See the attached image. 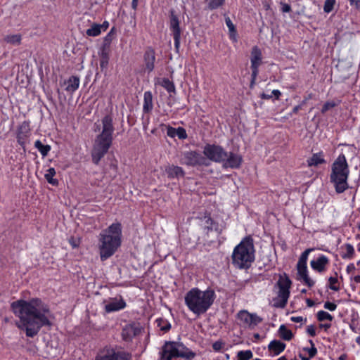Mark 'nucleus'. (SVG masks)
I'll use <instances>...</instances> for the list:
<instances>
[{"instance_id": "obj_1", "label": "nucleus", "mask_w": 360, "mask_h": 360, "mask_svg": "<svg viewBox=\"0 0 360 360\" xmlns=\"http://www.w3.org/2000/svg\"><path fill=\"white\" fill-rule=\"evenodd\" d=\"M11 307L19 319L16 326L25 331L27 337L33 338L43 326L52 324L53 316L49 306L39 299L18 300L12 302Z\"/></svg>"}, {"instance_id": "obj_2", "label": "nucleus", "mask_w": 360, "mask_h": 360, "mask_svg": "<svg viewBox=\"0 0 360 360\" xmlns=\"http://www.w3.org/2000/svg\"><path fill=\"white\" fill-rule=\"evenodd\" d=\"M98 241L100 257L102 261H105L112 256L121 245V224L113 223L108 228L103 230L99 234Z\"/></svg>"}, {"instance_id": "obj_3", "label": "nucleus", "mask_w": 360, "mask_h": 360, "mask_svg": "<svg viewBox=\"0 0 360 360\" xmlns=\"http://www.w3.org/2000/svg\"><path fill=\"white\" fill-rule=\"evenodd\" d=\"M215 299L212 290H200L193 288L185 296V303L190 311L196 315L205 313L212 306Z\"/></svg>"}, {"instance_id": "obj_4", "label": "nucleus", "mask_w": 360, "mask_h": 360, "mask_svg": "<svg viewBox=\"0 0 360 360\" xmlns=\"http://www.w3.org/2000/svg\"><path fill=\"white\" fill-rule=\"evenodd\" d=\"M349 174V165L345 155L340 154L331 165L330 182L333 185L336 193H342L349 188L347 182Z\"/></svg>"}, {"instance_id": "obj_5", "label": "nucleus", "mask_w": 360, "mask_h": 360, "mask_svg": "<svg viewBox=\"0 0 360 360\" xmlns=\"http://www.w3.org/2000/svg\"><path fill=\"white\" fill-rule=\"evenodd\" d=\"M232 263L238 269H247L255 259V248L251 238H244L233 250Z\"/></svg>"}, {"instance_id": "obj_6", "label": "nucleus", "mask_w": 360, "mask_h": 360, "mask_svg": "<svg viewBox=\"0 0 360 360\" xmlns=\"http://www.w3.org/2000/svg\"><path fill=\"white\" fill-rule=\"evenodd\" d=\"M195 352L181 342H166L160 352L159 360H172V358L177 357L191 360L195 358Z\"/></svg>"}, {"instance_id": "obj_7", "label": "nucleus", "mask_w": 360, "mask_h": 360, "mask_svg": "<svg viewBox=\"0 0 360 360\" xmlns=\"http://www.w3.org/2000/svg\"><path fill=\"white\" fill-rule=\"evenodd\" d=\"M112 143V138L97 135L91 151L92 161L98 165L101 158L108 153Z\"/></svg>"}, {"instance_id": "obj_8", "label": "nucleus", "mask_w": 360, "mask_h": 360, "mask_svg": "<svg viewBox=\"0 0 360 360\" xmlns=\"http://www.w3.org/2000/svg\"><path fill=\"white\" fill-rule=\"evenodd\" d=\"M291 284L292 282L286 274L280 276L277 282V285L279 289L278 297L281 301V304H279V307H284L286 305L290 295V288Z\"/></svg>"}, {"instance_id": "obj_9", "label": "nucleus", "mask_w": 360, "mask_h": 360, "mask_svg": "<svg viewBox=\"0 0 360 360\" xmlns=\"http://www.w3.org/2000/svg\"><path fill=\"white\" fill-rule=\"evenodd\" d=\"M311 249L306 250L301 255L298 262L297 264V275L299 279H302L305 284L309 287L314 285V282L309 277L307 274V261L309 253L311 252Z\"/></svg>"}, {"instance_id": "obj_10", "label": "nucleus", "mask_w": 360, "mask_h": 360, "mask_svg": "<svg viewBox=\"0 0 360 360\" xmlns=\"http://www.w3.org/2000/svg\"><path fill=\"white\" fill-rule=\"evenodd\" d=\"M203 153L209 160L217 162H223L227 158V152L216 145L205 146Z\"/></svg>"}, {"instance_id": "obj_11", "label": "nucleus", "mask_w": 360, "mask_h": 360, "mask_svg": "<svg viewBox=\"0 0 360 360\" xmlns=\"http://www.w3.org/2000/svg\"><path fill=\"white\" fill-rule=\"evenodd\" d=\"M95 131H100L98 135L112 138V134L115 131L112 117L110 115L104 116L99 124L96 123Z\"/></svg>"}, {"instance_id": "obj_12", "label": "nucleus", "mask_w": 360, "mask_h": 360, "mask_svg": "<svg viewBox=\"0 0 360 360\" xmlns=\"http://www.w3.org/2000/svg\"><path fill=\"white\" fill-rule=\"evenodd\" d=\"M181 163L189 166H207L209 165L206 158L196 151H188L184 153Z\"/></svg>"}, {"instance_id": "obj_13", "label": "nucleus", "mask_w": 360, "mask_h": 360, "mask_svg": "<svg viewBox=\"0 0 360 360\" xmlns=\"http://www.w3.org/2000/svg\"><path fill=\"white\" fill-rule=\"evenodd\" d=\"M240 324L244 326L254 327L261 323L262 319L255 314L249 313L247 310H241L237 314Z\"/></svg>"}, {"instance_id": "obj_14", "label": "nucleus", "mask_w": 360, "mask_h": 360, "mask_svg": "<svg viewBox=\"0 0 360 360\" xmlns=\"http://www.w3.org/2000/svg\"><path fill=\"white\" fill-rule=\"evenodd\" d=\"M96 360H131V356L124 352L107 348L105 354L97 356Z\"/></svg>"}, {"instance_id": "obj_15", "label": "nucleus", "mask_w": 360, "mask_h": 360, "mask_svg": "<svg viewBox=\"0 0 360 360\" xmlns=\"http://www.w3.org/2000/svg\"><path fill=\"white\" fill-rule=\"evenodd\" d=\"M170 29L173 33V37L174 40V46L176 50L180 46V39H181V29L179 27V21L174 11H171L170 15Z\"/></svg>"}, {"instance_id": "obj_16", "label": "nucleus", "mask_w": 360, "mask_h": 360, "mask_svg": "<svg viewBox=\"0 0 360 360\" xmlns=\"http://www.w3.org/2000/svg\"><path fill=\"white\" fill-rule=\"evenodd\" d=\"M105 311L107 313L114 312L124 309L126 307V302L122 297L110 298L104 302Z\"/></svg>"}, {"instance_id": "obj_17", "label": "nucleus", "mask_w": 360, "mask_h": 360, "mask_svg": "<svg viewBox=\"0 0 360 360\" xmlns=\"http://www.w3.org/2000/svg\"><path fill=\"white\" fill-rule=\"evenodd\" d=\"M155 53L153 49H148L143 55V70L145 72H151L155 68Z\"/></svg>"}, {"instance_id": "obj_18", "label": "nucleus", "mask_w": 360, "mask_h": 360, "mask_svg": "<svg viewBox=\"0 0 360 360\" xmlns=\"http://www.w3.org/2000/svg\"><path fill=\"white\" fill-rule=\"evenodd\" d=\"M140 333V328L134 324L126 325L122 329V337L124 340L129 342Z\"/></svg>"}, {"instance_id": "obj_19", "label": "nucleus", "mask_w": 360, "mask_h": 360, "mask_svg": "<svg viewBox=\"0 0 360 360\" xmlns=\"http://www.w3.org/2000/svg\"><path fill=\"white\" fill-rule=\"evenodd\" d=\"M242 162V158L240 155L227 153V158L223 161V166L224 167L238 168L240 167Z\"/></svg>"}, {"instance_id": "obj_20", "label": "nucleus", "mask_w": 360, "mask_h": 360, "mask_svg": "<svg viewBox=\"0 0 360 360\" xmlns=\"http://www.w3.org/2000/svg\"><path fill=\"white\" fill-rule=\"evenodd\" d=\"M329 260L328 257L324 255H321L316 260H312L310 264L313 269L318 272H323L326 270V266Z\"/></svg>"}, {"instance_id": "obj_21", "label": "nucleus", "mask_w": 360, "mask_h": 360, "mask_svg": "<svg viewBox=\"0 0 360 360\" xmlns=\"http://www.w3.org/2000/svg\"><path fill=\"white\" fill-rule=\"evenodd\" d=\"M165 172L169 179L179 178L184 176V171L181 167L169 165L165 167Z\"/></svg>"}, {"instance_id": "obj_22", "label": "nucleus", "mask_w": 360, "mask_h": 360, "mask_svg": "<svg viewBox=\"0 0 360 360\" xmlns=\"http://www.w3.org/2000/svg\"><path fill=\"white\" fill-rule=\"evenodd\" d=\"M29 136L28 125L23 123L18 129L17 139L20 145L24 146Z\"/></svg>"}, {"instance_id": "obj_23", "label": "nucleus", "mask_w": 360, "mask_h": 360, "mask_svg": "<svg viewBox=\"0 0 360 360\" xmlns=\"http://www.w3.org/2000/svg\"><path fill=\"white\" fill-rule=\"evenodd\" d=\"M307 162L309 167H316L319 165L326 163L323 153L319 152L317 153H314L312 156L307 160Z\"/></svg>"}, {"instance_id": "obj_24", "label": "nucleus", "mask_w": 360, "mask_h": 360, "mask_svg": "<svg viewBox=\"0 0 360 360\" xmlns=\"http://www.w3.org/2000/svg\"><path fill=\"white\" fill-rule=\"evenodd\" d=\"M262 63V52L257 46H254L251 51V67H259Z\"/></svg>"}, {"instance_id": "obj_25", "label": "nucleus", "mask_w": 360, "mask_h": 360, "mask_svg": "<svg viewBox=\"0 0 360 360\" xmlns=\"http://www.w3.org/2000/svg\"><path fill=\"white\" fill-rule=\"evenodd\" d=\"M268 348L274 355H278L285 349V344L279 340H273L269 343Z\"/></svg>"}, {"instance_id": "obj_26", "label": "nucleus", "mask_w": 360, "mask_h": 360, "mask_svg": "<svg viewBox=\"0 0 360 360\" xmlns=\"http://www.w3.org/2000/svg\"><path fill=\"white\" fill-rule=\"evenodd\" d=\"M65 90L70 93L75 91L79 86V78L77 76L70 77L66 83Z\"/></svg>"}, {"instance_id": "obj_27", "label": "nucleus", "mask_w": 360, "mask_h": 360, "mask_svg": "<svg viewBox=\"0 0 360 360\" xmlns=\"http://www.w3.org/2000/svg\"><path fill=\"white\" fill-rule=\"evenodd\" d=\"M153 108V95L150 91H146L144 93L143 110L144 112H149Z\"/></svg>"}, {"instance_id": "obj_28", "label": "nucleus", "mask_w": 360, "mask_h": 360, "mask_svg": "<svg viewBox=\"0 0 360 360\" xmlns=\"http://www.w3.org/2000/svg\"><path fill=\"white\" fill-rule=\"evenodd\" d=\"M22 35L20 34H7L4 37V41L13 45L18 46L21 44Z\"/></svg>"}, {"instance_id": "obj_29", "label": "nucleus", "mask_w": 360, "mask_h": 360, "mask_svg": "<svg viewBox=\"0 0 360 360\" xmlns=\"http://www.w3.org/2000/svg\"><path fill=\"white\" fill-rule=\"evenodd\" d=\"M109 53L110 49H101V51L99 53L100 56V66L101 69L107 68L109 63Z\"/></svg>"}, {"instance_id": "obj_30", "label": "nucleus", "mask_w": 360, "mask_h": 360, "mask_svg": "<svg viewBox=\"0 0 360 360\" xmlns=\"http://www.w3.org/2000/svg\"><path fill=\"white\" fill-rule=\"evenodd\" d=\"M101 25L94 23L90 28L86 30V34L89 37H97L101 34Z\"/></svg>"}, {"instance_id": "obj_31", "label": "nucleus", "mask_w": 360, "mask_h": 360, "mask_svg": "<svg viewBox=\"0 0 360 360\" xmlns=\"http://www.w3.org/2000/svg\"><path fill=\"white\" fill-rule=\"evenodd\" d=\"M34 146L38 149L43 157L46 156L51 150L49 145H44L39 140L35 141Z\"/></svg>"}, {"instance_id": "obj_32", "label": "nucleus", "mask_w": 360, "mask_h": 360, "mask_svg": "<svg viewBox=\"0 0 360 360\" xmlns=\"http://www.w3.org/2000/svg\"><path fill=\"white\" fill-rule=\"evenodd\" d=\"M115 35V28H112L109 33L104 37L103 44L101 48L110 49V44Z\"/></svg>"}, {"instance_id": "obj_33", "label": "nucleus", "mask_w": 360, "mask_h": 360, "mask_svg": "<svg viewBox=\"0 0 360 360\" xmlns=\"http://www.w3.org/2000/svg\"><path fill=\"white\" fill-rule=\"evenodd\" d=\"M225 22L229 28L230 38L233 41H236V30L235 25L229 17H226Z\"/></svg>"}, {"instance_id": "obj_34", "label": "nucleus", "mask_w": 360, "mask_h": 360, "mask_svg": "<svg viewBox=\"0 0 360 360\" xmlns=\"http://www.w3.org/2000/svg\"><path fill=\"white\" fill-rule=\"evenodd\" d=\"M280 337L285 340H290L292 338L291 330H288L284 325H281L278 330Z\"/></svg>"}, {"instance_id": "obj_35", "label": "nucleus", "mask_w": 360, "mask_h": 360, "mask_svg": "<svg viewBox=\"0 0 360 360\" xmlns=\"http://www.w3.org/2000/svg\"><path fill=\"white\" fill-rule=\"evenodd\" d=\"M56 175V170L54 168H49L47 171H46V173L45 174V179H46V181L55 186V185H57L58 184V181L56 179H54L53 176Z\"/></svg>"}, {"instance_id": "obj_36", "label": "nucleus", "mask_w": 360, "mask_h": 360, "mask_svg": "<svg viewBox=\"0 0 360 360\" xmlns=\"http://www.w3.org/2000/svg\"><path fill=\"white\" fill-rule=\"evenodd\" d=\"M161 85L164 87L168 92H174L175 86L172 82H171L169 79L164 78L161 82Z\"/></svg>"}, {"instance_id": "obj_37", "label": "nucleus", "mask_w": 360, "mask_h": 360, "mask_svg": "<svg viewBox=\"0 0 360 360\" xmlns=\"http://www.w3.org/2000/svg\"><path fill=\"white\" fill-rule=\"evenodd\" d=\"M225 0H207V7L210 10H214L223 6Z\"/></svg>"}, {"instance_id": "obj_38", "label": "nucleus", "mask_w": 360, "mask_h": 360, "mask_svg": "<svg viewBox=\"0 0 360 360\" xmlns=\"http://www.w3.org/2000/svg\"><path fill=\"white\" fill-rule=\"evenodd\" d=\"M345 252L342 255L343 259H351L354 254V247L351 244L345 245Z\"/></svg>"}, {"instance_id": "obj_39", "label": "nucleus", "mask_w": 360, "mask_h": 360, "mask_svg": "<svg viewBox=\"0 0 360 360\" xmlns=\"http://www.w3.org/2000/svg\"><path fill=\"white\" fill-rule=\"evenodd\" d=\"M238 359L249 360L252 358V352L250 350L240 351L237 354Z\"/></svg>"}, {"instance_id": "obj_40", "label": "nucleus", "mask_w": 360, "mask_h": 360, "mask_svg": "<svg viewBox=\"0 0 360 360\" xmlns=\"http://www.w3.org/2000/svg\"><path fill=\"white\" fill-rule=\"evenodd\" d=\"M317 319L320 321H323L325 320L332 321L333 316L329 313L325 311H319L317 313Z\"/></svg>"}, {"instance_id": "obj_41", "label": "nucleus", "mask_w": 360, "mask_h": 360, "mask_svg": "<svg viewBox=\"0 0 360 360\" xmlns=\"http://www.w3.org/2000/svg\"><path fill=\"white\" fill-rule=\"evenodd\" d=\"M329 282V288L334 290L338 291L340 290V287L337 285L338 280L337 277H330L328 278Z\"/></svg>"}, {"instance_id": "obj_42", "label": "nucleus", "mask_w": 360, "mask_h": 360, "mask_svg": "<svg viewBox=\"0 0 360 360\" xmlns=\"http://www.w3.org/2000/svg\"><path fill=\"white\" fill-rule=\"evenodd\" d=\"M335 0H326L324 3L323 10L326 13H330L333 11Z\"/></svg>"}, {"instance_id": "obj_43", "label": "nucleus", "mask_w": 360, "mask_h": 360, "mask_svg": "<svg viewBox=\"0 0 360 360\" xmlns=\"http://www.w3.org/2000/svg\"><path fill=\"white\" fill-rule=\"evenodd\" d=\"M225 345V342L221 340L214 342L212 344V349L215 352H219Z\"/></svg>"}, {"instance_id": "obj_44", "label": "nucleus", "mask_w": 360, "mask_h": 360, "mask_svg": "<svg viewBox=\"0 0 360 360\" xmlns=\"http://www.w3.org/2000/svg\"><path fill=\"white\" fill-rule=\"evenodd\" d=\"M336 105L335 103L333 102V101H328L326 102L323 105V108L321 109V112L323 114H324L325 112H326L328 110L332 109L333 108H334L335 106Z\"/></svg>"}, {"instance_id": "obj_45", "label": "nucleus", "mask_w": 360, "mask_h": 360, "mask_svg": "<svg viewBox=\"0 0 360 360\" xmlns=\"http://www.w3.org/2000/svg\"><path fill=\"white\" fill-rule=\"evenodd\" d=\"M309 343H310L311 347L309 348V349H306V350L307 351V352L309 354V358H313L314 356H316V354L317 353V349L315 347L314 344L312 340H309Z\"/></svg>"}, {"instance_id": "obj_46", "label": "nucleus", "mask_w": 360, "mask_h": 360, "mask_svg": "<svg viewBox=\"0 0 360 360\" xmlns=\"http://www.w3.org/2000/svg\"><path fill=\"white\" fill-rule=\"evenodd\" d=\"M180 139H185L187 138V134L186 130L182 127L177 128L176 136Z\"/></svg>"}, {"instance_id": "obj_47", "label": "nucleus", "mask_w": 360, "mask_h": 360, "mask_svg": "<svg viewBox=\"0 0 360 360\" xmlns=\"http://www.w3.org/2000/svg\"><path fill=\"white\" fill-rule=\"evenodd\" d=\"M177 129L173 128L172 127H167V134L169 137L174 138L176 136Z\"/></svg>"}, {"instance_id": "obj_48", "label": "nucleus", "mask_w": 360, "mask_h": 360, "mask_svg": "<svg viewBox=\"0 0 360 360\" xmlns=\"http://www.w3.org/2000/svg\"><path fill=\"white\" fill-rule=\"evenodd\" d=\"M324 307L330 311H334L337 308V305L333 302H326L324 304Z\"/></svg>"}, {"instance_id": "obj_49", "label": "nucleus", "mask_w": 360, "mask_h": 360, "mask_svg": "<svg viewBox=\"0 0 360 360\" xmlns=\"http://www.w3.org/2000/svg\"><path fill=\"white\" fill-rule=\"evenodd\" d=\"M281 11L283 13H288L291 11V7L289 4L285 3H281Z\"/></svg>"}, {"instance_id": "obj_50", "label": "nucleus", "mask_w": 360, "mask_h": 360, "mask_svg": "<svg viewBox=\"0 0 360 360\" xmlns=\"http://www.w3.org/2000/svg\"><path fill=\"white\" fill-rule=\"evenodd\" d=\"M352 6H354L356 9H360V0H349Z\"/></svg>"}, {"instance_id": "obj_51", "label": "nucleus", "mask_w": 360, "mask_h": 360, "mask_svg": "<svg viewBox=\"0 0 360 360\" xmlns=\"http://www.w3.org/2000/svg\"><path fill=\"white\" fill-rule=\"evenodd\" d=\"M307 333L311 335V336H315L316 335V330H315V328L314 326L311 325V326H309L307 327Z\"/></svg>"}, {"instance_id": "obj_52", "label": "nucleus", "mask_w": 360, "mask_h": 360, "mask_svg": "<svg viewBox=\"0 0 360 360\" xmlns=\"http://www.w3.org/2000/svg\"><path fill=\"white\" fill-rule=\"evenodd\" d=\"M252 68V78L253 80H256L257 76L258 75V68L259 67H251Z\"/></svg>"}, {"instance_id": "obj_53", "label": "nucleus", "mask_w": 360, "mask_h": 360, "mask_svg": "<svg viewBox=\"0 0 360 360\" xmlns=\"http://www.w3.org/2000/svg\"><path fill=\"white\" fill-rule=\"evenodd\" d=\"M355 269L356 268L354 264H349V265H347L346 271L347 274H351L355 270Z\"/></svg>"}, {"instance_id": "obj_54", "label": "nucleus", "mask_w": 360, "mask_h": 360, "mask_svg": "<svg viewBox=\"0 0 360 360\" xmlns=\"http://www.w3.org/2000/svg\"><path fill=\"white\" fill-rule=\"evenodd\" d=\"M291 321L295 323H301L303 321L304 319L302 316H292L290 318Z\"/></svg>"}, {"instance_id": "obj_55", "label": "nucleus", "mask_w": 360, "mask_h": 360, "mask_svg": "<svg viewBox=\"0 0 360 360\" xmlns=\"http://www.w3.org/2000/svg\"><path fill=\"white\" fill-rule=\"evenodd\" d=\"M271 95H272V96H275L276 99H278L281 93L278 90H273Z\"/></svg>"}, {"instance_id": "obj_56", "label": "nucleus", "mask_w": 360, "mask_h": 360, "mask_svg": "<svg viewBox=\"0 0 360 360\" xmlns=\"http://www.w3.org/2000/svg\"><path fill=\"white\" fill-rule=\"evenodd\" d=\"M260 97L262 98V99H270L272 98V95L271 94H266L265 93H262L261 95H260Z\"/></svg>"}, {"instance_id": "obj_57", "label": "nucleus", "mask_w": 360, "mask_h": 360, "mask_svg": "<svg viewBox=\"0 0 360 360\" xmlns=\"http://www.w3.org/2000/svg\"><path fill=\"white\" fill-rule=\"evenodd\" d=\"M138 2H139V0H132L131 7L134 10H136L137 6H138Z\"/></svg>"}, {"instance_id": "obj_58", "label": "nucleus", "mask_w": 360, "mask_h": 360, "mask_svg": "<svg viewBox=\"0 0 360 360\" xmlns=\"http://www.w3.org/2000/svg\"><path fill=\"white\" fill-rule=\"evenodd\" d=\"M101 30L102 31H105L108 27V22H104L103 24H101Z\"/></svg>"}, {"instance_id": "obj_59", "label": "nucleus", "mask_w": 360, "mask_h": 360, "mask_svg": "<svg viewBox=\"0 0 360 360\" xmlns=\"http://www.w3.org/2000/svg\"><path fill=\"white\" fill-rule=\"evenodd\" d=\"M169 328H170V325L167 323H166L164 326L161 327V330L163 331H167L169 330Z\"/></svg>"}, {"instance_id": "obj_60", "label": "nucleus", "mask_w": 360, "mask_h": 360, "mask_svg": "<svg viewBox=\"0 0 360 360\" xmlns=\"http://www.w3.org/2000/svg\"><path fill=\"white\" fill-rule=\"evenodd\" d=\"M301 109V106L300 105H296L292 109V112L296 114L297 113V112Z\"/></svg>"}, {"instance_id": "obj_61", "label": "nucleus", "mask_w": 360, "mask_h": 360, "mask_svg": "<svg viewBox=\"0 0 360 360\" xmlns=\"http://www.w3.org/2000/svg\"><path fill=\"white\" fill-rule=\"evenodd\" d=\"M306 302H307V306H308V307H312V306H314V301H312V300H310V299H307Z\"/></svg>"}, {"instance_id": "obj_62", "label": "nucleus", "mask_w": 360, "mask_h": 360, "mask_svg": "<svg viewBox=\"0 0 360 360\" xmlns=\"http://www.w3.org/2000/svg\"><path fill=\"white\" fill-rule=\"evenodd\" d=\"M353 279L356 283H360V275L355 276Z\"/></svg>"}, {"instance_id": "obj_63", "label": "nucleus", "mask_w": 360, "mask_h": 360, "mask_svg": "<svg viewBox=\"0 0 360 360\" xmlns=\"http://www.w3.org/2000/svg\"><path fill=\"white\" fill-rule=\"evenodd\" d=\"M205 222L208 224L210 223H212V219L209 217H205Z\"/></svg>"}, {"instance_id": "obj_64", "label": "nucleus", "mask_w": 360, "mask_h": 360, "mask_svg": "<svg viewBox=\"0 0 360 360\" xmlns=\"http://www.w3.org/2000/svg\"><path fill=\"white\" fill-rule=\"evenodd\" d=\"M322 327H323L325 329H328L330 327V324H323V325H321Z\"/></svg>"}]
</instances>
